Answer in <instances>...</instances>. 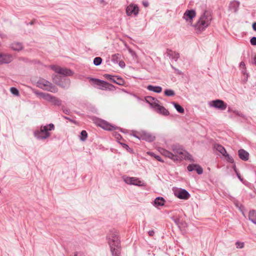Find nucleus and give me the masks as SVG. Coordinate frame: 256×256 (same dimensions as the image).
Instances as JSON below:
<instances>
[{
    "label": "nucleus",
    "instance_id": "f257e3e1",
    "mask_svg": "<svg viewBox=\"0 0 256 256\" xmlns=\"http://www.w3.org/2000/svg\"><path fill=\"white\" fill-rule=\"evenodd\" d=\"M212 18L211 12L205 10L196 24H193L192 26L194 28L196 34H200L210 25Z\"/></svg>",
    "mask_w": 256,
    "mask_h": 256
},
{
    "label": "nucleus",
    "instance_id": "f03ea898",
    "mask_svg": "<svg viewBox=\"0 0 256 256\" xmlns=\"http://www.w3.org/2000/svg\"><path fill=\"white\" fill-rule=\"evenodd\" d=\"M107 240L112 256H120L122 248L118 232H112L107 236Z\"/></svg>",
    "mask_w": 256,
    "mask_h": 256
},
{
    "label": "nucleus",
    "instance_id": "7ed1b4c3",
    "mask_svg": "<svg viewBox=\"0 0 256 256\" xmlns=\"http://www.w3.org/2000/svg\"><path fill=\"white\" fill-rule=\"evenodd\" d=\"M54 128L55 126L52 123L41 126L39 130L34 131V135L38 140H46L50 136V131L54 130Z\"/></svg>",
    "mask_w": 256,
    "mask_h": 256
},
{
    "label": "nucleus",
    "instance_id": "20e7f679",
    "mask_svg": "<svg viewBox=\"0 0 256 256\" xmlns=\"http://www.w3.org/2000/svg\"><path fill=\"white\" fill-rule=\"evenodd\" d=\"M88 78L94 84L98 86V88L100 90H113L116 88L113 84L105 80L91 77H88Z\"/></svg>",
    "mask_w": 256,
    "mask_h": 256
},
{
    "label": "nucleus",
    "instance_id": "39448f33",
    "mask_svg": "<svg viewBox=\"0 0 256 256\" xmlns=\"http://www.w3.org/2000/svg\"><path fill=\"white\" fill-rule=\"evenodd\" d=\"M34 92L38 96L40 97L48 102H52L55 106H60L62 104V101L61 100L50 94L38 91H34Z\"/></svg>",
    "mask_w": 256,
    "mask_h": 256
},
{
    "label": "nucleus",
    "instance_id": "423d86ee",
    "mask_svg": "<svg viewBox=\"0 0 256 256\" xmlns=\"http://www.w3.org/2000/svg\"><path fill=\"white\" fill-rule=\"evenodd\" d=\"M103 77L119 86H124L125 84L124 80L118 76H112L110 74H104L103 75Z\"/></svg>",
    "mask_w": 256,
    "mask_h": 256
},
{
    "label": "nucleus",
    "instance_id": "0eeeda50",
    "mask_svg": "<svg viewBox=\"0 0 256 256\" xmlns=\"http://www.w3.org/2000/svg\"><path fill=\"white\" fill-rule=\"evenodd\" d=\"M174 194L178 198L185 200H188L190 196L186 190L182 188H176L174 190Z\"/></svg>",
    "mask_w": 256,
    "mask_h": 256
},
{
    "label": "nucleus",
    "instance_id": "6e6552de",
    "mask_svg": "<svg viewBox=\"0 0 256 256\" xmlns=\"http://www.w3.org/2000/svg\"><path fill=\"white\" fill-rule=\"evenodd\" d=\"M99 126L104 130H109V131H112V130H116V129H118L121 132H124V133H126V130H122V128H118V127H116L114 126H112V124H109L108 122H107L105 121V120H102L100 121V124H99Z\"/></svg>",
    "mask_w": 256,
    "mask_h": 256
},
{
    "label": "nucleus",
    "instance_id": "1a4fd4ad",
    "mask_svg": "<svg viewBox=\"0 0 256 256\" xmlns=\"http://www.w3.org/2000/svg\"><path fill=\"white\" fill-rule=\"evenodd\" d=\"M122 178L124 181L128 184L134 185L137 186H143L144 185V184L142 182L135 177L124 176Z\"/></svg>",
    "mask_w": 256,
    "mask_h": 256
},
{
    "label": "nucleus",
    "instance_id": "9d476101",
    "mask_svg": "<svg viewBox=\"0 0 256 256\" xmlns=\"http://www.w3.org/2000/svg\"><path fill=\"white\" fill-rule=\"evenodd\" d=\"M139 8L137 4L132 3L126 8V14L128 16H136L139 12Z\"/></svg>",
    "mask_w": 256,
    "mask_h": 256
},
{
    "label": "nucleus",
    "instance_id": "9b49d317",
    "mask_svg": "<svg viewBox=\"0 0 256 256\" xmlns=\"http://www.w3.org/2000/svg\"><path fill=\"white\" fill-rule=\"evenodd\" d=\"M210 104L211 106L221 110H225L228 106L227 104L224 100L219 99L211 101Z\"/></svg>",
    "mask_w": 256,
    "mask_h": 256
},
{
    "label": "nucleus",
    "instance_id": "f8f14e48",
    "mask_svg": "<svg viewBox=\"0 0 256 256\" xmlns=\"http://www.w3.org/2000/svg\"><path fill=\"white\" fill-rule=\"evenodd\" d=\"M196 16V12L194 10H187L184 13L183 18L192 26V20Z\"/></svg>",
    "mask_w": 256,
    "mask_h": 256
},
{
    "label": "nucleus",
    "instance_id": "ddd939ff",
    "mask_svg": "<svg viewBox=\"0 0 256 256\" xmlns=\"http://www.w3.org/2000/svg\"><path fill=\"white\" fill-rule=\"evenodd\" d=\"M52 70L59 74L64 76H72L74 74V72L68 68L52 67Z\"/></svg>",
    "mask_w": 256,
    "mask_h": 256
},
{
    "label": "nucleus",
    "instance_id": "4468645a",
    "mask_svg": "<svg viewBox=\"0 0 256 256\" xmlns=\"http://www.w3.org/2000/svg\"><path fill=\"white\" fill-rule=\"evenodd\" d=\"M40 80L42 84H45L44 85L45 86V90L50 92H58L57 88L50 82L44 78H40Z\"/></svg>",
    "mask_w": 256,
    "mask_h": 256
},
{
    "label": "nucleus",
    "instance_id": "2eb2a0df",
    "mask_svg": "<svg viewBox=\"0 0 256 256\" xmlns=\"http://www.w3.org/2000/svg\"><path fill=\"white\" fill-rule=\"evenodd\" d=\"M12 60L13 58L11 54L0 52V65L4 64H9Z\"/></svg>",
    "mask_w": 256,
    "mask_h": 256
},
{
    "label": "nucleus",
    "instance_id": "dca6fc26",
    "mask_svg": "<svg viewBox=\"0 0 256 256\" xmlns=\"http://www.w3.org/2000/svg\"><path fill=\"white\" fill-rule=\"evenodd\" d=\"M187 170L188 172H192L196 170L198 174H202L203 173V169L200 166L196 164H190L188 167Z\"/></svg>",
    "mask_w": 256,
    "mask_h": 256
},
{
    "label": "nucleus",
    "instance_id": "f3484780",
    "mask_svg": "<svg viewBox=\"0 0 256 256\" xmlns=\"http://www.w3.org/2000/svg\"><path fill=\"white\" fill-rule=\"evenodd\" d=\"M140 140H146L148 142H152L155 140V136H152L151 134L146 132H142L140 134Z\"/></svg>",
    "mask_w": 256,
    "mask_h": 256
},
{
    "label": "nucleus",
    "instance_id": "a211bd4d",
    "mask_svg": "<svg viewBox=\"0 0 256 256\" xmlns=\"http://www.w3.org/2000/svg\"><path fill=\"white\" fill-rule=\"evenodd\" d=\"M238 156L240 158L244 161H248L249 159V153L244 149L238 150Z\"/></svg>",
    "mask_w": 256,
    "mask_h": 256
},
{
    "label": "nucleus",
    "instance_id": "6ab92c4d",
    "mask_svg": "<svg viewBox=\"0 0 256 256\" xmlns=\"http://www.w3.org/2000/svg\"><path fill=\"white\" fill-rule=\"evenodd\" d=\"M161 153L166 157L170 158V159L174 160H178V155L174 154L172 152L167 150L164 149H162Z\"/></svg>",
    "mask_w": 256,
    "mask_h": 256
},
{
    "label": "nucleus",
    "instance_id": "aec40b11",
    "mask_svg": "<svg viewBox=\"0 0 256 256\" xmlns=\"http://www.w3.org/2000/svg\"><path fill=\"white\" fill-rule=\"evenodd\" d=\"M240 2L236 0L231 2L228 6V10L234 12H236L240 6Z\"/></svg>",
    "mask_w": 256,
    "mask_h": 256
},
{
    "label": "nucleus",
    "instance_id": "412c9836",
    "mask_svg": "<svg viewBox=\"0 0 256 256\" xmlns=\"http://www.w3.org/2000/svg\"><path fill=\"white\" fill-rule=\"evenodd\" d=\"M145 100L147 103L149 104L152 108H156V106H155V104H158L159 102V101L156 98L151 96H146L145 98Z\"/></svg>",
    "mask_w": 256,
    "mask_h": 256
},
{
    "label": "nucleus",
    "instance_id": "4be33fe9",
    "mask_svg": "<svg viewBox=\"0 0 256 256\" xmlns=\"http://www.w3.org/2000/svg\"><path fill=\"white\" fill-rule=\"evenodd\" d=\"M70 78L63 76L58 86L64 89H68L70 88Z\"/></svg>",
    "mask_w": 256,
    "mask_h": 256
},
{
    "label": "nucleus",
    "instance_id": "5701e85b",
    "mask_svg": "<svg viewBox=\"0 0 256 256\" xmlns=\"http://www.w3.org/2000/svg\"><path fill=\"white\" fill-rule=\"evenodd\" d=\"M166 53L167 56H169L170 58H172V60H174L176 62L177 61V60L180 58V54L179 53L174 52L171 50L167 49L166 50Z\"/></svg>",
    "mask_w": 256,
    "mask_h": 256
},
{
    "label": "nucleus",
    "instance_id": "b1692460",
    "mask_svg": "<svg viewBox=\"0 0 256 256\" xmlns=\"http://www.w3.org/2000/svg\"><path fill=\"white\" fill-rule=\"evenodd\" d=\"M155 106H156V108H157L158 111L160 114L165 116L169 115L170 112L168 110L163 106H161L158 104H155Z\"/></svg>",
    "mask_w": 256,
    "mask_h": 256
},
{
    "label": "nucleus",
    "instance_id": "393cba45",
    "mask_svg": "<svg viewBox=\"0 0 256 256\" xmlns=\"http://www.w3.org/2000/svg\"><path fill=\"white\" fill-rule=\"evenodd\" d=\"M147 90L156 93H160L162 92V88L160 86H153L150 84L147 86Z\"/></svg>",
    "mask_w": 256,
    "mask_h": 256
},
{
    "label": "nucleus",
    "instance_id": "a878e982",
    "mask_svg": "<svg viewBox=\"0 0 256 256\" xmlns=\"http://www.w3.org/2000/svg\"><path fill=\"white\" fill-rule=\"evenodd\" d=\"M166 202L164 198L158 196L156 198L154 202V205L156 206H162Z\"/></svg>",
    "mask_w": 256,
    "mask_h": 256
},
{
    "label": "nucleus",
    "instance_id": "bb28decb",
    "mask_svg": "<svg viewBox=\"0 0 256 256\" xmlns=\"http://www.w3.org/2000/svg\"><path fill=\"white\" fill-rule=\"evenodd\" d=\"M11 48L16 51H20L23 48L22 44L19 42H14L11 44Z\"/></svg>",
    "mask_w": 256,
    "mask_h": 256
},
{
    "label": "nucleus",
    "instance_id": "cd10ccee",
    "mask_svg": "<svg viewBox=\"0 0 256 256\" xmlns=\"http://www.w3.org/2000/svg\"><path fill=\"white\" fill-rule=\"evenodd\" d=\"M248 220L256 224V210H252L249 212Z\"/></svg>",
    "mask_w": 256,
    "mask_h": 256
},
{
    "label": "nucleus",
    "instance_id": "c85d7f7f",
    "mask_svg": "<svg viewBox=\"0 0 256 256\" xmlns=\"http://www.w3.org/2000/svg\"><path fill=\"white\" fill-rule=\"evenodd\" d=\"M172 104L174 106V108L180 114H184V110L182 106L179 104L172 102Z\"/></svg>",
    "mask_w": 256,
    "mask_h": 256
},
{
    "label": "nucleus",
    "instance_id": "c756f323",
    "mask_svg": "<svg viewBox=\"0 0 256 256\" xmlns=\"http://www.w3.org/2000/svg\"><path fill=\"white\" fill-rule=\"evenodd\" d=\"M172 150L174 154L177 155L176 154H183V150L179 146L176 145H174L172 146Z\"/></svg>",
    "mask_w": 256,
    "mask_h": 256
},
{
    "label": "nucleus",
    "instance_id": "7c9ffc66",
    "mask_svg": "<svg viewBox=\"0 0 256 256\" xmlns=\"http://www.w3.org/2000/svg\"><path fill=\"white\" fill-rule=\"evenodd\" d=\"M63 78V76H60L58 74H55L52 76V78L53 82L58 86L60 82H61L62 78Z\"/></svg>",
    "mask_w": 256,
    "mask_h": 256
},
{
    "label": "nucleus",
    "instance_id": "2f4dec72",
    "mask_svg": "<svg viewBox=\"0 0 256 256\" xmlns=\"http://www.w3.org/2000/svg\"><path fill=\"white\" fill-rule=\"evenodd\" d=\"M118 143L120 144L122 148L124 149H126L128 152H129L130 154H134V150L132 148L129 147V146L125 144L124 143L120 141H118Z\"/></svg>",
    "mask_w": 256,
    "mask_h": 256
},
{
    "label": "nucleus",
    "instance_id": "473e14b6",
    "mask_svg": "<svg viewBox=\"0 0 256 256\" xmlns=\"http://www.w3.org/2000/svg\"><path fill=\"white\" fill-rule=\"evenodd\" d=\"M121 55L119 54H116L112 56V61L114 64H118L120 60Z\"/></svg>",
    "mask_w": 256,
    "mask_h": 256
},
{
    "label": "nucleus",
    "instance_id": "72a5a7b5",
    "mask_svg": "<svg viewBox=\"0 0 256 256\" xmlns=\"http://www.w3.org/2000/svg\"><path fill=\"white\" fill-rule=\"evenodd\" d=\"M88 138V133L85 130H82L80 133V139L81 141L84 142Z\"/></svg>",
    "mask_w": 256,
    "mask_h": 256
},
{
    "label": "nucleus",
    "instance_id": "f704fd0d",
    "mask_svg": "<svg viewBox=\"0 0 256 256\" xmlns=\"http://www.w3.org/2000/svg\"><path fill=\"white\" fill-rule=\"evenodd\" d=\"M234 203L235 205V206L238 208V210L241 212H242V213L244 212V206L241 204H240L238 201L236 200H234Z\"/></svg>",
    "mask_w": 256,
    "mask_h": 256
},
{
    "label": "nucleus",
    "instance_id": "c9c22d12",
    "mask_svg": "<svg viewBox=\"0 0 256 256\" xmlns=\"http://www.w3.org/2000/svg\"><path fill=\"white\" fill-rule=\"evenodd\" d=\"M164 94L167 96H173L175 95V92L172 90L166 89L164 91Z\"/></svg>",
    "mask_w": 256,
    "mask_h": 256
},
{
    "label": "nucleus",
    "instance_id": "e433bc0d",
    "mask_svg": "<svg viewBox=\"0 0 256 256\" xmlns=\"http://www.w3.org/2000/svg\"><path fill=\"white\" fill-rule=\"evenodd\" d=\"M148 154L150 156H152L154 157L158 161L160 162H164L162 158L160 156L156 155L152 152H148Z\"/></svg>",
    "mask_w": 256,
    "mask_h": 256
},
{
    "label": "nucleus",
    "instance_id": "4c0bfd02",
    "mask_svg": "<svg viewBox=\"0 0 256 256\" xmlns=\"http://www.w3.org/2000/svg\"><path fill=\"white\" fill-rule=\"evenodd\" d=\"M102 58L99 57V56L96 57L94 59L93 63H94V65H95L96 66H100V64H101L102 62Z\"/></svg>",
    "mask_w": 256,
    "mask_h": 256
},
{
    "label": "nucleus",
    "instance_id": "58836bf2",
    "mask_svg": "<svg viewBox=\"0 0 256 256\" xmlns=\"http://www.w3.org/2000/svg\"><path fill=\"white\" fill-rule=\"evenodd\" d=\"M228 112H233L236 115L240 116V117H244V114L241 113L240 112L236 110H234L230 108H228Z\"/></svg>",
    "mask_w": 256,
    "mask_h": 256
},
{
    "label": "nucleus",
    "instance_id": "ea45409f",
    "mask_svg": "<svg viewBox=\"0 0 256 256\" xmlns=\"http://www.w3.org/2000/svg\"><path fill=\"white\" fill-rule=\"evenodd\" d=\"M10 92L14 96H18L19 95V91L16 88L12 87L10 89Z\"/></svg>",
    "mask_w": 256,
    "mask_h": 256
},
{
    "label": "nucleus",
    "instance_id": "a19ab883",
    "mask_svg": "<svg viewBox=\"0 0 256 256\" xmlns=\"http://www.w3.org/2000/svg\"><path fill=\"white\" fill-rule=\"evenodd\" d=\"M225 158H226V161L228 162L231 163V164L234 163V158L229 154H226Z\"/></svg>",
    "mask_w": 256,
    "mask_h": 256
},
{
    "label": "nucleus",
    "instance_id": "79ce46f5",
    "mask_svg": "<svg viewBox=\"0 0 256 256\" xmlns=\"http://www.w3.org/2000/svg\"><path fill=\"white\" fill-rule=\"evenodd\" d=\"M45 84H42L40 80V79L36 83V86L37 87L42 88L44 90L45 86H44Z\"/></svg>",
    "mask_w": 256,
    "mask_h": 256
},
{
    "label": "nucleus",
    "instance_id": "37998d69",
    "mask_svg": "<svg viewBox=\"0 0 256 256\" xmlns=\"http://www.w3.org/2000/svg\"><path fill=\"white\" fill-rule=\"evenodd\" d=\"M214 147L216 148V150L220 153L223 150L224 148H225L222 145L220 144H216Z\"/></svg>",
    "mask_w": 256,
    "mask_h": 256
},
{
    "label": "nucleus",
    "instance_id": "c03bdc74",
    "mask_svg": "<svg viewBox=\"0 0 256 256\" xmlns=\"http://www.w3.org/2000/svg\"><path fill=\"white\" fill-rule=\"evenodd\" d=\"M172 66V68L174 70L175 73L176 74H178V75H182V74H183V72L182 71H180L178 69L176 68L175 67H174L172 66Z\"/></svg>",
    "mask_w": 256,
    "mask_h": 256
},
{
    "label": "nucleus",
    "instance_id": "a18cd8bd",
    "mask_svg": "<svg viewBox=\"0 0 256 256\" xmlns=\"http://www.w3.org/2000/svg\"><path fill=\"white\" fill-rule=\"evenodd\" d=\"M62 118L65 120H69L70 122H72L73 124H77V122L74 120H73V119L70 118V117L63 116Z\"/></svg>",
    "mask_w": 256,
    "mask_h": 256
},
{
    "label": "nucleus",
    "instance_id": "49530a36",
    "mask_svg": "<svg viewBox=\"0 0 256 256\" xmlns=\"http://www.w3.org/2000/svg\"><path fill=\"white\" fill-rule=\"evenodd\" d=\"M250 43L252 46H256V36H253L250 38Z\"/></svg>",
    "mask_w": 256,
    "mask_h": 256
},
{
    "label": "nucleus",
    "instance_id": "de8ad7c7",
    "mask_svg": "<svg viewBox=\"0 0 256 256\" xmlns=\"http://www.w3.org/2000/svg\"><path fill=\"white\" fill-rule=\"evenodd\" d=\"M236 246L237 248H244V242H237L236 243Z\"/></svg>",
    "mask_w": 256,
    "mask_h": 256
},
{
    "label": "nucleus",
    "instance_id": "09e8293b",
    "mask_svg": "<svg viewBox=\"0 0 256 256\" xmlns=\"http://www.w3.org/2000/svg\"><path fill=\"white\" fill-rule=\"evenodd\" d=\"M114 136H115L116 138L117 139V141L118 142V141H120L121 140H124L122 139V136L120 134H118V133H117V132L116 133V134H114Z\"/></svg>",
    "mask_w": 256,
    "mask_h": 256
},
{
    "label": "nucleus",
    "instance_id": "8fccbe9b",
    "mask_svg": "<svg viewBox=\"0 0 256 256\" xmlns=\"http://www.w3.org/2000/svg\"><path fill=\"white\" fill-rule=\"evenodd\" d=\"M236 175L237 178L239 179V180L242 182H244V178L241 176L240 173L238 172H236Z\"/></svg>",
    "mask_w": 256,
    "mask_h": 256
},
{
    "label": "nucleus",
    "instance_id": "3c124183",
    "mask_svg": "<svg viewBox=\"0 0 256 256\" xmlns=\"http://www.w3.org/2000/svg\"><path fill=\"white\" fill-rule=\"evenodd\" d=\"M118 63L119 66L122 68H124L126 66L124 62L122 60H120Z\"/></svg>",
    "mask_w": 256,
    "mask_h": 256
},
{
    "label": "nucleus",
    "instance_id": "603ef678",
    "mask_svg": "<svg viewBox=\"0 0 256 256\" xmlns=\"http://www.w3.org/2000/svg\"><path fill=\"white\" fill-rule=\"evenodd\" d=\"M63 112L66 114H70V110L69 109L65 108L62 107V108Z\"/></svg>",
    "mask_w": 256,
    "mask_h": 256
},
{
    "label": "nucleus",
    "instance_id": "864d4df0",
    "mask_svg": "<svg viewBox=\"0 0 256 256\" xmlns=\"http://www.w3.org/2000/svg\"><path fill=\"white\" fill-rule=\"evenodd\" d=\"M220 154L224 157L226 156V154H228L226 148H224L223 150L220 152Z\"/></svg>",
    "mask_w": 256,
    "mask_h": 256
},
{
    "label": "nucleus",
    "instance_id": "5fc2aeb1",
    "mask_svg": "<svg viewBox=\"0 0 256 256\" xmlns=\"http://www.w3.org/2000/svg\"><path fill=\"white\" fill-rule=\"evenodd\" d=\"M142 4L144 7H148L149 6V3L148 1H143Z\"/></svg>",
    "mask_w": 256,
    "mask_h": 256
},
{
    "label": "nucleus",
    "instance_id": "6e6d98bb",
    "mask_svg": "<svg viewBox=\"0 0 256 256\" xmlns=\"http://www.w3.org/2000/svg\"><path fill=\"white\" fill-rule=\"evenodd\" d=\"M154 234V230H150L148 232V234L150 236H153Z\"/></svg>",
    "mask_w": 256,
    "mask_h": 256
},
{
    "label": "nucleus",
    "instance_id": "4d7b16f0",
    "mask_svg": "<svg viewBox=\"0 0 256 256\" xmlns=\"http://www.w3.org/2000/svg\"><path fill=\"white\" fill-rule=\"evenodd\" d=\"M252 28L254 31L256 32V22H254L252 24Z\"/></svg>",
    "mask_w": 256,
    "mask_h": 256
},
{
    "label": "nucleus",
    "instance_id": "13d9d810",
    "mask_svg": "<svg viewBox=\"0 0 256 256\" xmlns=\"http://www.w3.org/2000/svg\"><path fill=\"white\" fill-rule=\"evenodd\" d=\"M240 66L242 68H245V64L244 62H241L240 64Z\"/></svg>",
    "mask_w": 256,
    "mask_h": 256
},
{
    "label": "nucleus",
    "instance_id": "bf43d9fd",
    "mask_svg": "<svg viewBox=\"0 0 256 256\" xmlns=\"http://www.w3.org/2000/svg\"><path fill=\"white\" fill-rule=\"evenodd\" d=\"M74 256H84L81 252H76L74 254Z\"/></svg>",
    "mask_w": 256,
    "mask_h": 256
},
{
    "label": "nucleus",
    "instance_id": "052dcab7",
    "mask_svg": "<svg viewBox=\"0 0 256 256\" xmlns=\"http://www.w3.org/2000/svg\"><path fill=\"white\" fill-rule=\"evenodd\" d=\"M174 222H175V223L178 226L179 225V221H180L179 218H176L174 219Z\"/></svg>",
    "mask_w": 256,
    "mask_h": 256
},
{
    "label": "nucleus",
    "instance_id": "680f3d73",
    "mask_svg": "<svg viewBox=\"0 0 256 256\" xmlns=\"http://www.w3.org/2000/svg\"><path fill=\"white\" fill-rule=\"evenodd\" d=\"M234 164L232 166V168H233L234 170V172L236 173V172H238V170L236 168V166L235 164L234 163Z\"/></svg>",
    "mask_w": 256,
    "mask_h": 256
},
{
    "label": "nucleus",
    "instance_id": "e2e57ef3",
    "mask_svg": "<svg viewBox=\"0 0 256 256\" xmlns=\"http://www.w3.org/2000/svg\"><path fill=\"white\" fill-rule=\"evenodd\" d=\"M132 136L140 140V136H138L135 134H132Z\"/></svg>",
    "mask_w": 256,
    "mask_h": 256
},
{
    "label": "nucleus",
    "instance_id": "0e129e2a",
    "mask_svg": "<svg viewBox=\"0 0 256 256\" xmlns=\"http://www.w3.org/2000/svg\"><path fill=\"white\" fill-rule=\"evenodd\" d=\"M254 64L256 65V54L254 57Z\"/></svg>",
    "mask_w": 256,
    "mask_h": 256
},
{
    "label": "nucleus",
    "instance_id": "69168bd1",
    "mask_svg": "<svg viewBox=\"0 0 256 256\" xmlns=\"http://www.w3.org/2000/svg\"><path fill=\"white\" fill-rule=\"evenodd\" d=\"M34 24V21H31L30 22V25H32Z\"/></svg>",
    "mask_w": 256,
    "mask_h": 256
},
{
    "label": "nucleus",
    "instance_id": "338daca9",
    "mask_svg": "<svg viewBox=\"0 0 256 256\" xmlns=\"http://www.w3.org/2000/svg\"><path fill=\"white\" fill-rule=\"evenodd\" d=\"M0 36H1V34H0Z\"/></svg>",
    "mask_w": 256,
    "mask_h": 256
}]
</instances>
